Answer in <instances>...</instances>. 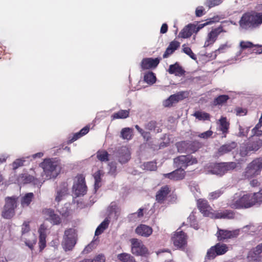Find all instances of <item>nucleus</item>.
I'll use <instances>...</instances> for the list:
<instances>
[{
	"label": "nucleus",
	"mask_w": 262,
	"mask_h": 262,
	"mask_svg": "<svg viewBox=\"0 0 262 262\" xmlns=\"http://www.w3.org/2000/svg\"><path fill=\"white\" fill-rule=\"evenodd\" d=\"M262 204V187L256 193H245L239 191L235 193L228 201V204L232 208H249L256 204Z\"/></svg>",
	"instance_id": "1"
},
{
	"label": "nucleus",
	"mask_w": 262,
	"mask_h": 262,
	"mask_svg": "<svg viewBox=\"0 0 262 262\" xmlns=\"http://www.w3.org/2000/svg\"><path fill=\"white\" fill-rule=\"evenodd\" d=\"M39 166L43 169L40 177L43 182L46 180L56 178L61 170L59 162L53 158L44 159L39 164Z\"/></svg>",
	"instance_id": "2"
},
{
	"label": "nucleus",
	"mask_w": 262,
	"mask_h": 262,
	"mask_svg": "<svg viewBox=\"0 0 262 262\" xmlns=\"http://www.w3.org/2000/svg\"><path fill=\"white\" fill-rule=\"evenodd\" d=\"M198 207L200 212L206 216L214 217L216 219H231L234 216V213L231 210H225L212 213L211 212V207L209 206L206 200L199 199L197 201Z\"/></svg>",
	"instance_id": "3"
},
{
	"label": "nucleus",
	"mask_w": 262,
	"mask_h": 262,
	"mask_svg": "<svg viewBox=\"0 0 262 262\" xmlns=\"http://www.w3.org/2000/svg\"><path fill=\"white\" fill-rule=\"evenodd\" d=\"M236 166L235 162L211 163L204 167L206 174L222 176L228 171L234 169Z\"/></svg>",
	"instance_id": "4"
},
{
	"label": "nucleus",
	"mask_w": 262,
	"mask_h": 262,
	"mask_svg": "<svg viewBox=\"0 0 262 262\" xmlns=\"http://www.w3.org/2000/svg\"><path fill=\"white\" fill-rule=\"evenodd\" d=\"M76 236L74 229L70 228L65 231L62 246L66 251H70L74 248L76 243Z\"/></svg>",
	"instance_id": "5"
},
{
	"label": "nucleus",
	"mask_w": 262,
	"mask_h": 262,
	"mask_svg": "<svg viewBox=\"0 0 262 262\" xmlns=\"http://www.w3.org/2000/svg\"><path fill=\"white\" fill-rule=\"evenodd\" d=\"M261 169L262 159H255L246 167L244 176L247 179L251 178L259 174Z\"/></svg>",
	"instance_id": "6"
},
{
	"label": "nucleus",
	"mask_w": 262,
	"mask_h": 262,
	"mask_svg": "<svg viewBox=\"0 0 262 262\" xmlns=\"http://www.w3.org/2000/svg\"><path fill=\"white\" fill-rule=\"evenodd\" d=\"M262 146V140L258 138H254L250 141L245 146H242L240 155L242 157L247 156L250 152H256Z\"/></svg>",
	"instance_id": "7"
},
{
	"label": "nucleus",
	"mask_w": 262,
	"mask_h": 262,
	"mask_svg": "<svg viewBox=\"0 0 262 262\" xmlns=\"http://www.w3.org/2000/svg\"><path fill=\"white\" fill-rule=\"evenodd\" d=\"M35 176H31L28 173L22 174L18 179V181L20 183L27 184L29 183H33L35 185L40 187L43 183L40 177H38V173L40 170L39 168L34 169L33 170Z\"/></svg>",
	"instance_id": "8"
},
{
	"label": "nucleus",
	"mask_w": 262,
	"mask_h": 262,
	"mask_svg": "<svg viewBox=\"0 0 262 262\" xmlns=\"http://www.w3.org/2000/svg\"><path fill=\"white\" fill-rule=\"evenodd\" d=\"M196 158L190 155L180 156L173 160L174 165L177 168H183L184 170L189 165L197 163Z\"/></svg>",
	"instance_id": "9"
},
{
	"label": "nucleus",
	"mask_w": 262,
	"mask_h": 262,
	"mask_svg": "<svg viewBox=\"0 0 262 262\" xmlns=\"http://www.w3.org/2000/svg\"><path fill=\"white\" fill-rule=\"evenodd\" d=\"M72 191L77 197L86 194L87 186L85 184V178L82 175H79L76 177L73 186Z\"/></svg>",
	"instance_id": "10"
},
{
	"label": "nucleus",
	"mask_w": 262,
	"mask_h": 262,
	"mask_svg": "<svg viewBox=\"0 0 262 262\" xmlns=\"http://www.w3.org/2000/svg\"><path fill=\"white\" fill-rule=\"evenodd\" d=\"M130 242L133 254L136 255L143 256L147 253L148 250L141 240L134 238L130 239Z\"/></svg>",
	"instance_id": "11"
},
{
	"label": "nucleus",
	"mask_w": 262,
	"mask_h": 262,
	"mask_svg": "<svg viewBox=\"0 0 262 262\" xmlns=\"http://www.w3.org/2000/svg\"><path fill=\"white\" fill-rule=\"evenodd\" d=\"M173 245L177 248L182 250H185L187 245V236L182 231H177L172 237Z\"/></svg>",
	"instance_id": "12"
},
{
	"label": "nucleus",
	"mask_w": 262,
	"mask_h": 262,
	"mask_svg": "<svg viewBox=\"0 0 262 262\" xmlns=\"http://www.w3.org/2000/svg\"><path fill=\"white\" fill-rule=\"evenodd\" d=\"M29 231V222H25L22 226V240L25 242L26 246L32 249L36 242V238L34 234H31V239H27L25 237L26 233Z\"/></svg>",
	"instance_id": "13"
},
{
	"label": "nucleus",
	"mask_w": 262,
	"mask_h": 262,
	"mask_svg": "<svg viewBox=\"0 0 262 262\" xmlns=\"http://www.w3.org/2000/svg\"><path fill=\"white\" fill-rule=\"evenodd\" d=\"M229 123L226 117H222L217 123V134L222 135V138H226L229 132Z\"/></svg>",
	"instance_id": "14"
},
{
	"label": "nucleus",
	"mask_w": 262,
	"mask_h": 262,
	"mask_svg": "<svg viewBox=\"0 0 262 262\" xmlns=\"http://www.w3.org/2000/svg\"><path fill=\"white\" fill-rule=\"evenodd\" d=\"M223 32H225V31L223 29L222 27H218L212 30L208 34L204 47L206 48L213 45L216 41L219 34Z\"/></svg>",
	"instance_id": "15"
},
{
	"label": "nucleus",
	"mask_w": 262,
	"mask_h": 262,
	"mask_svg": "<svg viewBox=\"0 0 262 262\" xmlns=\"http://www.w3.org/2000/svg\"><path fill=\"white\" fill-rule=\"evenodd\" d=\"M239 233L237 230L230 231L227 230H222L218 228L216 233V236L218 240L224 241L225 239H230L236 237Z\"/></svg>",
	"instance_id": "16"
},
{
	"label": "nucleus",
	"mask_w": 262,
	"mask_h": 262,
	"mask_svg": "<svg viewBox=\"0 0 262 262\" xmlns=\"http://www.w3.org/2000/svg\"><path fill=\"white\" fill-rule=\"evenodd\" d=\"M252 17L251 13H245L241 17L239 25L241 29L249 30L253 29Z\"/></svg>",
	"instance_id": "17"
},
{
	"label": "nucleus",
	"mask_w": 262,
	"mask_h": 262,
	"mask_svg": "<svg viewBox=\"0 0 262 262\" xmlns=\"http://www.w3.org/2000/svg\"><path fill=\"white\" fill-rule=\"evenodd\" d=\"M163 176L173 181H179L184 178L185 171L183 168H177L171 172L163 174Z\"/></svg>",
	"instance_id": "18"
},
{
	"label": "nucleus",
	"mask_w": 262,
	"mask_h": 262,
	"mask_svg": "<svg viewBox=\"0 0 262 262\" xmlns=\"http://www.w3.org/2000/svg\"><path fill=\"white\" fill-rule=\"evenodd\" d=\"M118 160L121 164L127 162L130 159V152L126 146H122L118 151Z\"/></svg>",
	"instance_id": "19"
},
{
	"label": "nucleus",
	"mask_w": 262,
	"mask_h": 262,
	"mask_svg": "<svg viewBox=\"0 0 262 262\" xmlns=\"http://www.w3.org/2000/svg\"><path fill=\"white\" fill-rule=\"evenodd\" d=\"M43 212L46 219L54 225L60 224L61 219L59 215L55 213V211L51 209H45Z\"/></svg>",
	"instance_id": "20"
},
{
	"label": "nucleus",
	"mask_w": 262,
	"mask_h": 262,
	"mask_svg": "<svg viewBox=\"0 0 262 262\" xmlns=\"http://www.w3.org/2000/svg\"><path fill=\"white\" fill-rule=\"evenodd\" d=\"M182 146L183 147H185V151L186 152H194L197 150V149L200 147V143L199 142H187L186 141L182 142L181 143L179 144L178 145V150L179 151L182 152L183 150L180 148V147Z\"/></svg>",
	"instance_id": "21"
},
{
	"label": "nucleus",
	"mask_w": 262,
	"mask_h": 262,
	"mask_svg": "<svg viewBox=\"0 0 262 262\" xmlns=\"http://www.w3.org/2000/svg\"><path fill=\"white\" fill-rule=\"evenodd\" d=\"M68 184L67 182H63L59 186L57 190V194L55 197V201L59 202L63 197L68 194Z\"/></svg>",
	"instance_id": "22"
},
{
	"label": "nucleus",
	"mask_w": 262,
	"mask_h": 262,
	"mask_svg": "<svg viewBox=\"0 0 262 262\" xmlns=\"http://www.w3.org/2000/svg\"><path fill=\"white\" fill-rule=\"evenodd\" d=\"M135 231L137 234L140 236L148 237L151 234L152 229L148 226L141 224L136 228Z\"/></svg>",
	"instance_id": "23"
},
{
	"label": "nucleus",
	"mask_w": 262,
	"mask_h": 262,
	"mask_svg": "<svg viewBox=\"0 0 262 262\" xmlns=\"http://www.w3.org/2000/svg\"><path fill=\"white\" fill-rule=\"evenodd\" d=\"M158 58L152 59L151 58H144L141 62V67L143 69H149L156 67L159 63Z\"/></svg>",
	"instance_id": "24"
},
{
	"label": "nucleus",
	"mask_w": 262,
	"mask_h": 262,
	"mask_svg": "<svg viewBox=\"0 0 262 262\" xmlns=\"http://www.w3.org/2000/svg\"><path fill=\"white\" fill-rule=\"evenodd\" d=\"M236 146V143L233 141L225 144L218 149L217 154L220 156L227 154L234 149Z\"/></svg>",
	"instance_id": "25"
},
{
	"label": "nucleus",
	"mask_w": 262,
	"mask_h": 262,
	"mask_svg": "<svg viewBox=\"0 0 262 262\" xmlns=\"http://www.w3.org/2000/svg\"><path fill=\"white\" fill-rule=\"evenodd\" d=\"M262 253V243L249 251L248 258L250 260H257L260 257V254Z\"/></svg>",
	"instance_id": "26"
},
{
	"label": "nucleus",
	"mask_w": 262,
	"mask_h": 262,
	"mask_svg": "<svg viewBox=\"0 0 262 262\" xmlns=\"http://www.w3.org/2000/svg\"><path fill=\"white\" fill-rule=\"evenodd\" d=\"M169 192V189L167 186L161 187L157 192L156 196L157 202L159 203H163Z\"/></svg>",
	"instance_id": "27"
},
{
	"label": "nucleus",
	"mask_w": 262,
	"mask_h": 262,
	"mask_svg": "<svg viewBox=\"0 0 262 262\" xmlns=\"http://www.w3.org/2000/svg\"><path fill=\"white\" fill-rule=\"evenodd\" d=\"M195 25L189 24L184 27L179 33V37L186 38L190 37L194 32Z\"/></svg>",
	"instance_id": "28"
},
{
	"label": "nucleus",
	"mask_w": 262,
	"mask_h": 262,
	"mask_svg": "<svg viewBox=\"0 0 262 262\" xmlns=\"http://www.w3.org/2000/svg\"><path fill=\"white\" fill-rule=\"evenodd\" d=\"M243 230L245 232H248L249 234H256L262 237V227H261L250 225L244 227Z\"/></svg>",
	"instance_id": "29"
},
{
	"label": "nucleus",
	"mask_w": 262,
	"mask_h": 262,
	"mask_svg": "<svg viewBox=\"0 0 262 262\" xmlns=\"http://www.w3.org/2000/svg\"><path fill=\"white\" fill-rule=\"evenodd\" d=\"M46 227L44 225H41L38 230L39 233V247L40 250L43 249L46 244Z\"/></svg>",
	"instance_id": "30"
},
{
	"label": "nucleus",
	"mask_w": 262,
	"mask_h": 262,
	"mask_svg": "<svg viewBox=\"0 0 262 262\" xmlns=\"http://www.w3.org/2000/svg\"><path fill=\"white\" fill-rule=\"evenodd\" d=\"M180 42L178 41L173 40L171 41L164 52L163 55V58H167L170 55L172 54L180 47Z\"/></svg>",
	"instance_id": "31"
},
{
	"label": "nucleus",
	"mask_w": 262,
	"mask_h": 262,
	"mask_svg": "<svg viewBox=\"0 0 262 262\" xmlns=\"http://www.w3.org/2000/svg\"><path fill=\"white\" fill-rule=\"evenodd\" d=\"M252 17L253 28L259 27L262 24V13H251Z\"/></svg>",
	"instance_id": "32"
},
{
	"label": "nucleus",
	"mask_w": 262,
	"mask_h": 262,
	"mask_svg": "<svg viewBox=\"0 0 262 262\" xmlns=\"http://www.w3.org/2000/svg\"><path fill=\"white\" fill-rule=\"evenodd\" d=\"M103 172L102 170H99L96 172L94 174L93 177L95 179L94 184V190L95 192L101 187V177L103 176Z\"/></svg>",
	"instance_id": "33"
},
{
	"label": "nucleus",
	"mask_w": 262,
	"mask_h": 262,
	"mask_svg": "<svg viewBox=\"0 0 262 262\" xmlns=\"http://www.w3.org/2000/svg\"><path fill=\"white\" fill-rule=\"evenodd\" d=\"M181 98V95L178 94L171 95L168 98L163 102V105L165 107L170 106L173 103L178 102Z\"/></svg>",
	"instance_id": "34"
},
{
	"label": "nucleus",
	"mask_w": 262,
	"mask_h": 262,
	"mask_svg": "<svg viewBox=\"0 0 262 262\" xmlns=\"http://www.w3.org/2000/svg\"><path fill=\"white\" fill-rule=\"evenodd\" d=\"M18 197L16 196H8L5 198V207L15 209L17 207Z\"/></svg>",
	"instance_id": "35"
},
{
	"label": "nucleus",
	"mask_w": 262,
	"mask_h": 262,
	"mask_svg": "<svg viewBox=\"0 0 262 262\" xmlns=\"http://www.w3.org/2000/svg\"><path fill=\"white\" fill-rule=\"evenodd\" d=\"M133 137V129L130 127L122 128L120 133V137L123 140L129 141Z\"/></svg>",
	"instance_id": "36"
},
{
	"label": "nucleus",
	"mask_w": 262,
	"mask_h": 262,
	"mask_svg": "<svg viewBox=\"0 0 262 262\" xmlns=\"http://www.w3.org/2000/svg\"><path fill=\"white\" fill-rule=\"evenodd\" d=\"M168 72L171 74H174L176 76H180L182 75L184 73V71L178 63H175L169 66Z\"/></svg>",
	"instance_id": "37"
},
{
	"label": "nucleus",
	"mask_w": 262,
	"mask_h": 262,
	"mask_svg": "<svg viewBox=\"0 0 262 262\" xmlns=\"http://www.w3.org/2000/svg\"><path fill=\"white\" fill-rule=\"evenodd\" d=\"M129 110H121L118 112L113 114L112 116V119H126L129 116Z\"/></svg>",
	"instance_id": "38"
},
{
	"label": "nucleus",
	"mask_w": 262,
	"mask_h": 262,
	"mask_svg": "<svg viewBox=\"0 0 262 262\" xmlns=\"http://www.w3.org/2000/svg\"><path fill=\"white\" fill-rule=\"evenodd\" d=\"M117 258L121 262H136L133 256L126 253L118 254Z\"/></svg>",
	"instance_id": "39"
},
{
	"label": "nucleus",
	"mask_w": 262,
	"mask_h": 262,
	"mask_svg": "<svg viewBox=\"0 0 262 262\" xmlns=\"http://www.w3.org/2000/svg\"><path fill=\"white\" fill-rule=\"evenodd\" d=\"M144 80L147 84L152 85L156 82V77L154 73L148 72L144 75Z\"/></svg>",
	"instance_id": "40"
},
{
	"label": "nucleus",
	"mask_w": 262,
	"mask_h": 262,
	"mask_svg": "<svg viewBox=\"0 0 262 262\" xmlns=\"http://www.w3.org/2000/svg\"><path fill=\"white\" fill-rule=\"evenodd\" d=\"M15 214V209L4 206L2 215L4 219H10Z\"/></svg>",
	"instance_id": "41"
},
{
	"label": "nucleus",
	"mask_w": 262,
	"mask_h": 262,
	"mask_svg": "<svg viewBox=\"0 0 262 262\" xmlns=\"http://www.w3.org/2000/svg\"><path fill=\"white\" fill-rule=\"evenodd\" d=\"M34 194L32 192L27 193L24 196L21 200V206L24 207L28 206L32 202Z\"/></svg>",
	"instance_id": "42"
},
{
	"label": "nucleus",
	"mask_w": 262,
	"mask_h": 262,
	"mask_svg": "<svg viewBox=\"0 0 262 262\" xmlns=\"http://www.w3.org/2000/svg\"><path fill=\"white\" fill-rule=\"evenodd\" d=\"M108 224L109 221L107 219H105L97 228L95 231V235L101 234L107 228Z\"/></svg>",
	"instance_id": "43"
},
{
	"label": "nucleus",
	"mask_w": 262,
	"mask_h": 262,
	"mask_svg": "<svg viewBox=\"0 0 262 262\" xmlns=\"http://www.w3.org/2000/svg\"><path fill=\"white\" fill-rule=\"evenodd\" d=\"M107 211L109 215H111L114 214V216L117 218L118 216V208L115 202H112L107 208Z\"/></svg>",
	"instance_id": "44"
},
{
	"label": "nucleus",
	"mask_w": 262,
	"mask_h": 262,
	"mask_svg": "<svg viewBox=\"0 0 262 262\" xmlns=\"http://www.w3.org/2000/svg\"><path fill=\"white\" fill-rule=\"evenodd\" d=\"M97 158L101 162L108 161V154L105 150H98L97 153Z\"/></svg>",
	"instance_id": "45"
},
{
	"label": "nucleus",
	"mask_w": 262,
	"mask_h": 262,
	"mask_svg": "<svg viewBox=\"0 0 262 262\" xmlns=\"http://www.w3.org/2000/svg\"><path fill=\"white\" fill-rule=\"evenodd\" d=\"M254 46V45L253 44V43L250 41H241L239 43V47L241 48V51H239L237 55H241L243 50L247 49H249V48H252Z\"/></svg>",
	"instance_id": "46"
},
{
	"label": "nucleus",
	"mask_w": 262,
	"mask_h": 262,
	"mask_svg": "<svg viewBox=\"0 0 262 262\" xmlns=\"http://www.w3.org/2000/svg\"><path fill=\"white\" fill-rule=\"evenodd\" d=\"M229 96L226 95H220L216 97L213 101V104L215 105H221L225 103L228 99Z\"/></svg>",
	"instance_id": "47"
},
{
	"label": "nucleus",
	"mask_w": 262,
	"mask_h": 262,
	"mask_svg": "<svg viewBox=\"0 0 262 262\" xmlns=\"http://www.w3.org/2000/svg\"><path fill=\"white\" fill-rule=\"evenodd\" d=\"M194 116L199 120H207L210 118V115L209 114L200 111L195 112Z\"/></svg>",
	"instance_id": "48"
},
{
	"label": "nucleus",
	"mask_w": 262,
	"mask_h": 262,
	"mask_svg": "<svg viewBox=\"0 0 262 262\" xmlns=\"http://www.w3.org/2000/svg\"><path fill=\"white\" fill-rule=\"evenodd\" d=\"M215 247L217 250V254L218 255L224 254L228 250V247L227 246L224 244H217L215 245Z\"/></svg>",
	"instance_id": "49"
},
{
	"label": "nucleus",
	"mask_w": 262,
	"mask_h": 262,
	"mask_svg": "<svg viewBox=\"0 0 262 262\" xmlns=\"http://www.w3.org/2000/svg\"><path fill=\"white\" fill-rule=\"evenodd\" d=\"M29 157L16 159L12 163V167L14 169L24 165V163L26 161V159L29 158Z\"/></svg>",
	"instance_id": "50"
},
{
	"label": "nucleus",
	"mask_w": 262,
	"mask_h": 262,
	"mask_svg": "<svg viewBox=\"0 0 262 262\" xmlns=\"http://www.w3.org/2000/svg\"><path fill=\"white\" fill-rule=\"evenodd\" d=\"M216 255H218V254H217V250L215 245L214 246L211 247L208 250L206 256L208 259H212L214 258Z\"/></svg>",
	"instance_id": "51"
},
{
	"label": "nucleus",
	"mask_w": 262,
	"mask_h": 262,
	"mask_svg": "<svg viewBox=\"0 0 262 262\" xmlns=\"http://www.w3.org/2000/svg\"><path fill=\"white\" fill-rule=\"evenodd\" d=\"M188 221L189 222L191 227H193L195 230L199 229L195 217L193 213L191 214L188 217Z\"/></svg>",
	"instance_id": "52"
},
{
	"label": "nucleus",
	"mask_w": 262,
	"mask_h": 262,
	"mask_svg": "<svg viewBox=\"0 0 262 262\" xmlns=\"http://www.w3.org/2000/svg\"><path fill=\"white\" fill-rule=\"evenodd\" d=\"M183 52L188 55L191 59L196 60L195 55L192 52L191 49L185 45H183Z\"/></svg>",
	"instance_id": "53"
},
{
	"label": "nucleus",
	"mask_w": 262,
	"mask_h": 262,
	"mask_svg": "<svg viewBox=\"0 0 262 262\" xmlns=\"http://www.w3.org/2000/svg\"><path fill=\"white\" fill-rule=\"evenodd\" d=\"M143 166L144 169L150 171L155 170L157 168V163L154 161L145 163Z\"/></svg>",
	"instance_id": "54"
},
{
	"label": "nucleus",
	"mask_w": 262,
	"mask_h": 262,
	"mask_svg": "<svg viewBox=\"0 0 262 262\" xmlns=\"http://www.w3.org/2000/svg\"><path fill=\"white\" fill-rule=\"evenodd\" d=\"M224 192V190L223 189H221L217 190H216L214 192H212L209 194V199H216L218 198L220 195H221Z\"/></svg>",
	"instance_id": "55"
},
{
	"label": "nucleus",
	"mask_w": 262,
	"mask_h": 262,
	"mask_svg": "<svg viewBox=\"0 0 262 262\" xmlns=\"http://www.w3.org/2000/svg\"><path fill=\"white\" fill-rule=\"evenodd\" d=\"M190 189L191 191L194 194L195 198L199 197V194H200V189L197 184H195V183H192L190 185Z\"/></svg>",
	"instance_id": "56"
},
{
	"label": "nucleus",
	"mask_w": 262,
	"mask_h": 262,
	"mask_svg": "<svg viewBox=\"0 0 262 262\" xmlns=\"http://www.w3.org/2000/svg\"><path fill=\"white\" fill-rule=\"evenodd\" d=\"M222 2V0H207L206 5L209 8H211L220 5Z\"/></svg>",
	"instance_id": "57"
},
{
	"label": "nucleus",
	"mask_w": 262,
	"mask_h": 262,
	"mask_svg": "<svg viewBox=\"0 0 262 262\" xmlns=\"http://www.w3.org/2000/svg\"><path fill=\"white\" fill-rule=\"evenodd\" d=\"M230 47V45H229L227 43L221 45L219 48L215 51V56H216V54L218 53H224L225 51L229 48Z\"/></svg>",
	"instance_id": "58"
},
{
	"label": "nucleus",
	"mask_w": 262,
	"mask_h": 262,
	"mask_svg": "<svg viewBox=\"0 0 262 262\" xmlns=\"http://www.w3.org/2000/svg\"><path fill=\"white\" fill-rule=\"evenodd\" d=\"M143 216V209L140 208L137 212H135L130 214L129 217L130 219H140Z\"/></svg>",
	"instance_id": "59"
},
{
	"label": "nucleus",
	"mask_w": 262,
	"mask_h": 262,
	"mask_svg": "<svg viewBox=\"0 0 262 262\" xmlns=\"http://www.w3.org/2000/svg\"><path fill=\"white\" fill-rule=\"evenodd\" d=\"M105 258L102 254H99L96 256L92 260H90V262H105Z\"/></svg>",
	"instance_id": "60"
},
{
	"label": "nucleus",
	"mask_w": 262,
	"mask_h": 262,
	"mask_svg": "<svg viewBox=\"0 0 262 262\" xmlns=\"http://www.w3.org/2000/svg\"><path fill=\"white\" fill-rule=\"evenodd\" d=\"M213 132L211 130H209L199 134V137L203 139H207L210 136H211Z\"/></svg>",
	"instance_id": "61"
},
{
	"label": "nucleus",
	"mask_w": 262,
	"mask_h": 262,
	"mask_svg": "<svg viewBox=\"0 0 262 262\" xmlns=\"http://www.w3.org/2000/svg\"><path fill=\"white\" fill-rule=\"evenodd\" d=\"M235 111L236 115L239 116L245 115L247 113L246 110L242 108L241 107H237L235 109Z\"/></svg>",
	"instance_id": "62"
},
{
	"label": "nucleus",
	"mask_w": 262,
	"mask_h": 262,
	"mask_svg": "<svg viewBox=\"0 0 262 262\" xmlns=\"http://www.w3.org/2000/svg\"><path fill=\"white\" fill-rule=\"evenodd\" d=\"M204 9L203 7H199L196 9L195 15L198 17H200L203 15Z\"/></svg>",
	"instance_id": "63"
},
{
	"label": "nucleus",
	"mask_w": 262,
	"mask_h": 262,
	"mask_svg": "<svg viewBox=\"0 0 262 262\" xmlns=\"http://www.w3.org/2000/svg\"><path fill=\"white\" fill-rule=\"evenodd\" d=\"M108 166L110 167V171L109 172L112 174H113L115 173L116 171V165L115 163L113 162L109 163Z\"/></svg>",
	"instance_id": "64"
}]
</instances>
